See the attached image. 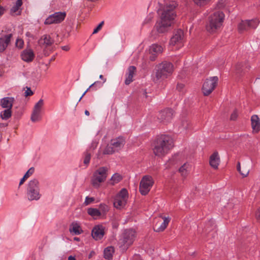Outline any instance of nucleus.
I'll return each instance as SVG.
<instances>
[{
	"label": "nucleus",
	"mask_w": 260,
	"mask_h": 260,
	"mask_svg": "<svg viewBox=\"0 0 260 260\" xmlns=\"http://www.w3.org/2000/svg\"><path fill=\"white\" fill-rule=\"evenodd\" d=\"M249 69L247 62H238L235 66V72L237 75H241Z\"/></svg>",
	"instance_id": "23"
},
{
	"label": "nucleus",
	"mask_w": 260,
	"mask_h": 260,
	"mask_svg": "<svg viewBox=\"0 0 260 260\" xmlns=\"http://www.w3.org/2000/svg\"><path fill=\"white\" fill-rule=\"evenodd\" d=\"M20 7H18L17 6L15 5L11 9V12L12 13H16L18 11V10L19 9Z\"/></svg>",
	"instance_id": "51"
},
{
	"label": "nucleus",
	"mask_w": 260,
	"mask_h": 260,
	"mask_svg": "<svg viewBox=\"0 0 260 260\" xmlns=\"http://www.w3.org/2000/svg\"><path fill=\"white\" fill-rule=\"evenodd\" d=\"M85 114L87 116H89L90 113H89V112L88 111V110H85Z\"/></svg>",
	"instance_id": "62"
},
{
	"label": "nucleus",
	"mask_w": 260,
	"mask_h": 260,
	"mask_svg": "<svg viewBox=\"0 0 260 260\" xmlns=\"http://www.w3.org/2000/svg\"><path fill=\"white\" fill-rule=\"evenodd\" d=\"M94 198L93 197H86L84 202V204L85 205H88L91 203H92L94 201Z\"/></svg>",
	"instance_id": "45"
},
{
	"label": "nucleus",
	"mask_w": 260,
	"mask_h": 260,
	"mask_svg": "<svg viewBox=\"0 0 260 260\" xmlns=\"http://www.w3.org/2000/svg\"><path fill=\"white\" fill-rule=\"evenodd\" d=\"M114 252V248L112 246H109L106 248L104 251V257L107 259L112 258L113 254Z\"/></svg>",
	"instance_id": "29"
},
{
	"label": "nucleus",
	"mask_w": 260,
	"mask_h": 260,
	"mask_svg": "<svg viewBox=\"0 0 260 260\" xmlns=\"http://www.w3.org/2000/svg\"><path fill=\"white\" fill-rule=\"evenodd\" d=\"M247 20H242L238 25V30L240 33H242L245 31H247L249 29V26L246 25Z\"/></svg>",
	"instance_id": "32"
},
{
	"label": "nucleus",
	"mask_w": 260,
	"mask_h": 260,
	"mask_svg": "<svg viewBox=\"0 0 260 260\" xmlns=\"http://www.w3.org/2000/svg\"><path fill=\"white\" fill-rule=\"evenodd\" d=\"M1 117L4 120H7L12 116L11 109L8 108L3 111L1 113Z\"/></svg>",
	"instance_id": "31"
},
{
	"label": "nucleus",
	"mask_w": 260,
	"mask_h": 260,
	"mask_svg": "<svg viewBox=\"0 0 260 260\" xmlns=\"http://www.w3.org/2000/svg\"><path fill=\"white\" fill-rule=\"evenodd\" d=\"M35 171V169L34 167L30 168L24 174L25 178H28L30 175H31Z\"/></svg>",
	"instance_id": "46"
},
{
	"label": "nucleus",
	"mask_w": 260,
	"mask_h": 260,
	"mask_svg": "<svg viewBox=\"0 0 260 260\" xmlns=\"http://www.w3.org/2000/svg\"><path fill=\"white\" fill-rule=\"evenodd\" d=\"M66 13L63 12H55L50 15L45 21V24H51L53 23H59L65 19Z\"/></svg>",
	"instance_id": "11"
},
{
	"label": "nucleus",
	"mask_w": 260,
	"mask_h": 260,
	"mask_svg": "<svg viewBox=\"0 0 260 260\" xmlns=\"http://www.w3.org/2000/svg\"><path fill=\"white\" fill-rule=\"evenodd\" d=\"M55 55H54V56H53L50 58V60H49V63H50V62H51V61H52L54 60H55Z\"/></svg>",
	"instance_id": "61"
},
{
	"label": "nucleus",
	"mask_w": 260,
	"mask_h": 260,
	"mask_svg": "<svg viewBox=\"0 0 260 260\" xmlns=\"http://www.w3.org/2000/svg\"><path fill=\"white\" fill-rule=\"evenodd\" d=\"M220 162V158L217 152H214L210 157L209 163L210 166L214 169L218 168Z\"/></svg>",
	"instance_id": "26"
},
{
	"label": "nucleus",
	"mask_w": 260,
	"mask_h": 260,
	"mask_svg": "<svg viewBox=\"0 0 260 260\" xmlns=\"http://www.w3.org/2000/svg\"><path fill=\"white\" fill-rule=\"evenodd\" d=\"M255 217H256V218L257 220L259 222H260V208H258L257 209V211L256 212Z\"/></svg>",
	"instance_id": "52"
},
{
	"label": "nucleus",
	"mask_w": 260,
	"mask_h": 260,
	"mask_svg": "<svg viewBox=\"0 0 260 260\" xmlns=\"http://www.w3.org/2000/svg\"><path fill=\"white\" fill-rule=\"evenodd\" d=\"M154 182L150 176H145L142 179L139 186V191L141 194L146 195L150 191Z\"/></svg>",
	"instance_id": "8"
},
{
	"label": "nucleus",
	"mask_w": 260,
	"mask_h": 260,
	"mask_svg": "<svg viewBox=\"0 0 260 260\" xmlns=\"http://www.w3.org/2000/svg\"><path fill=\"white\" fill-rule=\"evenodd\" d=\"M70 232L73 235H78L82 234L83 231L80 225L76 222H73L69 228Z\"/></svg>",
	"instance_id": "27"
},
{
	"label": "nucleus",
	"mask_w": 260,
	"mask_h": 260,
	"mask_svg": "<svg viewBox=\"0 0 260 260\" xmlns=\"http://www.w3.org/2000/svg\"><path fill=\"white\" fill-rule=\"evenodd\" d=\"M99 78L103 80V83H105L106 81V79L104 78L102 75H100Z\"/></svg>",
	"instance_id": "59"
},
{
	"label": "nucleus",
	"mask_w": 260,
	"mask_h": 260,
	"mask_svg": "<svg viewBox=\"0 0 260 260\" xmlns=\"http://www.w3.org/2000/svg\"><path fill=\"white\" fill-rule=\"evenodd\" d=\"M203 232L205 234L209 236L210 234L212 237H214L216 234V225L213 220H209L205 224Z\"/></svg>",
	"instance_id": "17"
},
{
	"label": "nucleus",
	"mask_w": 260,
	"mask_h": 260,
	"mask_svg": "<svg viewBox=\"0 0 260 260\" xmlns=\"http://www.w3.org/2000/svg\"><path fill=\"white\" fill-rule=\"evenodd\" d=\"M74 240L75 241H80V238H78V237H74Z\"/></svg>",
	"instance_id": "63"
},
{
	"label": "nucleus",
	"mask_w": 260,
	"mask_h": 260,
	"mask_svg": "<svg viewBox=\"0 0 260 260\" xmlns=\"http://www.w3.org/2000/svg\"><path fill=\"white\" fill-rule=\"evenodd\" d=\"M15 99L13 97H5L1 100V106L3 108L12 109Z\"/></svg>",
	"instance_id": "25"
},
{
	"label": "nucleus",
	"mask_w": 260,
	"mask_h": 260,
	"mask_svg": "<svg viewBox=\"0 0 260 260\" xmlns=\"http://www.w3.org/2000/svg\"><path fill=\"white\" fill-rule=\"evenodd\" d=\"M24 45V42L21 39H17L16 40L15 45L19 49H21L23 48Z\"/></svg>",
	"instance_id": "43"
},
{
	"label": "nucleus",
	"mask_w": 260,
	"mask_h": 260,
	"mask_svg": "<svg viewBox=\"0 0 260 260\" xmlns=\"http://www.w3.org/2000/svg\"><path fill=\"white\" fill-rule=\"evenodd\" d=\"M99 210L101 211L102 214H105L109 211V207L105 204H101L99 205Z\"/></svg>",
	"instance_id": "40"
},
{
	"label": "nucleus",
	"mask_w": 260,
	"mask_h": 260,
	"mask_svg": "<svg viewBox=\"0 0 260 260\" xmlns=\"http://www.w3.org/2000/svg\"><path fill=\"white\" fill-rule=\"evenodd\" d=\"M24 95L26 97L32 95L34 94L33 92L32 91L30 87H27V89L24 92Z\"/></svg>",
	"instance_id": "49"
},
{
	"label": "nucleus",
	"mask_w": 260,
	"mask_h": 260,
	"mask_svg": "<svg viewBox=\"0 0 260 260\" xmlns=\"http://www.w3.org/2000/svg\"><path fill=\"white\" fill-rule=\"evenodd\" d=\"M104 24V21H102L98 26L93 30V34L97 33L102 28Z\"/></svg>",
	"instance_id": "50"
},
{
	"label": "nucleus",
	"mask_w": 260,
	"mask_h": 260,
	"mask_svg": "<svg viewBox=\"0 0 260 260\" xmlns=\"http://www.w3.org/2000/svg\"><path fill=\"white\" fill-rule=\"evenodd\" d=\"M5 11V9L3 7L0 6V18L4 14Z\"/></svg>",
	"instance_id": "54"
},
{
	"label": "nucleus",
	"mask_w": 260,
	"mask_h": 260,
	"mask_svg": "<svg viewBox=\"0 0 260 260\" xmlns=\"http://www.w3.org/2000/svg\"><path fill=\"white\" fill-rule=\"evenodd\" d=\"M238 112H237V110L236 109H235L233 112V113H232L231 115V120H236V119L237 118V117H238Z\"/></svg>",
	"instance_id": "47"
},
{
	"label": "nucleus",
	"mask_w": 260,
	"mask_h": 260,
	"mask_svg": "<svg viewBox=\"0 0 260 260\" xmlns=\"http://www.w3.org/2000/svg\"><path fill=\"white\" fill-rule=\"evenodd\" d=\"M21 59L27 62L32 61L35 57V54L32 49H25L21 54Z\"/></svg>",
	"instance_id": "19"
},
{
	"label": "nucleus",
	"mask_w": 260,
	"mask_h": 260,
	"mask_svg": "<svg viewBox=\"0 0 260 260\" xmlns=\"http://www.w3.org/2000/svg\"><path fill=\"white\" fill-rule=\"evenodd\" d=\"M105 227L101 224L95 225L91 231L93 239L96 241L101 240L105 234Z\"/></svg>",
	"instance_id": "14"
},
{
	"label": "nucleus",
	"mask_w": 260,
	"mask_h": 260,
	"mask_svg": "<svg viewBox=\"0 0 260 260\" xmlns=\"http://www.w3.org/2000/svg\"><path fill=\"white\" fill-rule=\"evenodd\" d=\"M126 203V200L119 198L118 197H117V198L115 199V202L114 203V205L115 207L119 208L120 207H122L125 205Z\"/></svg>",
	"instance_id": "35"
},
{
	"label": "nucleus",
	"mask_w": 260,
	"mask_h": 260,
	"mask_svg": "<svg viewBox=\"0 0 260 260\" xmlns=\"http://www.w3.org/2000/svg\"><path fill=\"white\" fill-rule=\"evenodd\" d=\"M107 172L108 168L105 167H100L94 172L91 179V183L94 187H99L100 183L106 180L108 175Z\"/></svg>",
	"instance_id": "5"
},
{
	"label": "nucleus",
	"mask_w": 260,
	"mask_h": 260,
	"mask_svg": "<svg viewBox=\"0 0 260 260\" xmlns=\"http://www.w3.org/2000/svg\"><path fill=\"white\" fill-rule=\"evenodd\" d=\"M0 37V53L4 52L11 42L13 33L11 29L7 31L3 30Z\"/></svg>",
	"instance_id": "10"
},
{
	"label": "nucleus",
	"mask_w": 260,
	"mask_h": 260,
	"mask_svg": "<svg viewBox=\"0 0 260 260\" xmlns=\"http://www.w3.org/2000/svg\"><path fill=\"white\" fill-rule=\"evenodd\" d=\"M184 86V85L183 84L178 83L177 85V89L178 90L180 91L183 88Z\"/></svg>",
	"instance_id": "53"
},
{
	"label": "nucleus",
	"mask_w": 260,
	"mask_h": 260,
	"mask_svg": "<svg viewBox=\"0 0 260 260\" xmlns=\"http://www.w3.org/2000/svg\"><path fill=\"white\" fill-rule=\"evenodd\" d=\"M251 124L252 133L257 134L260 131V120L256 115H253L251 117Z\"/></svg>",
	"instance_id": "20"
},
{
	"label": "nucleus",
	"mask_w": 260,
	"mask_h": 260,
	"mask_svg": "<svg viewBox=\"0 0 260 260\" xmlns=\"http://www.w3.org/2000/svg\"><path fill=\"white\" fill-rule=\"evenodd\" d=\"M163 221H158L154 225V231L156 232L164 231L167 227L170 219L166 217H162Z\"/></svg>",
	"instance_id": "18"
},
{
	"label": "nucleus",
	"mask_w": 260,
	"mask_h": 260,
	"mask_svg": "<svg viewBox=\"0 0 260 260\" xmlns=\"http://www.w3.org/2000/svg\"><path fill=\"white\" fill-rule=\"evenodd\" d=\"M68 260H76V258H75V257L71 255V256H69V257H68Z\"/></svg>",
	"instance_id": "60"
},
{
	"label": "nucleus",
	"mask_w": 260,
	"mask_h": 260,
	"mask_svg": "<svg viewBox=\"0 0 260 260\" xmlns=\"http://www.w3.org/2000/svg\"><path fill=\"white\" fill-rule=\"evenodd\" d=\"M218 81V78L214 76L207 79L202 86V91L204 95H209L215 89Z\"/></svg>",
	"instance_id": "7"
},
{
	"label": "nucleus",
	"mask_w": 260,
	"mask_h": 260,
	"mask_svg": "<svg viewBox=\"0 0 260 260\" xmlns=\"http://www.w3.org/2000/svg\"><path fill=\"white\" fill-rule=\"evenodd\" d=\"M116 150L113 146L110 145H108L103 151L104 154H112L115 152Z\"/></svg>",
	"instance_id": "36"
},
{
	"label": "nucleus",
	"mask_w": 260,
	"mask_h": 260,
	"mask_svg": "<svg viewBox=\"0 0 260 260\" xmlns=\"http://www.w3.org/2000/svg\"><path fill=\"white\" fill-rule=\"evenodd\" d=\"M173 71L174 66L171 62L167 61H162L155 67L153 81L157 83L167 79L172 74Z\"/></svg>",
	"instance_id": "3"
},
{
	"label": "nucleus",
	"mask_w": 260,
	"mask_h": 260,
	"mask_svg": "<svg viewBox=\"0 0 260 260\" xmlns=\"http://www.w3.org/2000/svg\"><path fill=\"white\" fill-rule=\"evenodd\" d=\"M90 89V88L88 87L86 90L83 93V94L82 95V96H81V98H80L79 101H80V100H81V99L84 96V95L86 94V93Z\"/></svg>",
	"instance_id": "58"
},
{
	"label": "nucleus",
	"mask_w": 260,
	"mask_h": 260,
	"mask_svg": "<svg viewBox=\"0 0 260 260\" xmlns=\"http://www.w3.org/2000/svg\"><path fill=\"white\" fill-rule=\"evenodd\" d=\"M61 48H62V49L64 51H68L70 49L69 47L68 46H62Z\"/></svg>",
	"instance_id": "57"
},
{
	"label": "nucleus",
	"mask_w": 260,
	"mask_h": 260,
	"mask_svg": "<svg viewBox=\"0 0 260 260\" xmlns=\"http://www.w3.org/2000/svg\"><path fill=\"white\" fill-rule=\"evenodd\" d=\"M193 3L199 7L206 5L211 0H192Z\"/></svg>",
	"instance_id": "38"
},
{
	"label": "nucleus",
	"mask_w": 260,
	"mask_h": 260,
	"mask_svg": "<svg viewBox=\"0 0 260 260\" xmlns=\"http://www.w3.org/2000/svg\"><path fill=\"white\" fill-rule=\"evenodd\" d=\"M128 197V192L127 190L125 188H122L118 194L119 198H121L126 200V198Z\"/></svg>",
	"instance_id": "37"
},
{
	"label": "nucleus",
	"mask_w": 260,
	"mask_h": 260,
	"mask_svg": "<svg viewBox=\"0 0 260 260\" xmlns=\"http://www.w3.org/2000/svg\"><path fill=\"white\" fill-rule=\"evenodd\" d=\"M91 158V155L89 153L86 152L85 153V157L84 159V164L86 165L89 164Z\"/></svg>",
	"instance_id": "42"
},
{
	"label": "nucleus",
	"mask_w": 260,
	"mask_h": 260,
	"mask_svg": "<svg viewBox=\"0 0 260 260\" xmlns=\"http://www.w3.org/2000/svg\"><path fill=\"white\" fill-rule=\"evenodd\" d=\"M27 195L29 200H38L40 198L39 193V181L36 179L30 180L27 189Z\"/></svg>",
	"instance_id": "6"
},
{
	"label": "nucleus",
	"mask_w": 260,
	"mask_h": 260,
	"mask_svg": "<svg viewBox=\"0 0 260 260\" xmlns=\"http://www.w3.org/2000/svg\"><path fill=\"white\" fill-rule=\"evenodd\" d=\"M87 213L95 219H96L98 217H100L102 215L101 211L99 209L93 208H88Z\"/></svg>",
	"instance_id": "30"
},
{
	"label": "nucleus",
	"mask_w": 260,
	"mask_h": 260,
	"mask_svg": "<svg viewBox=\"0 0 260 260\" xmlns=\"http://www.w3.org/2000/svg\"><path fill=\"white\" fill-rule=\"evenodd\" d=\"M184 38V32L182 30L179 29L176 30L173 37L170 40V44L175 45L176 44H181Z\"/></svg>",
	"instance_id": "16"
},
{
	"label": "nucleus",
	"mask_w": 260,
	"mask_h": 260,
	"mask_svg": "<svg viewBox=\"0 0 260 260\" xmlns=\"http://www.w3.org/2000/svg\"><path fill=\"white\" fill-rule=\"evenodd\" d=\"M218 6H219V8H221V7H223V5H220V2H219Z\"/></svg>",
	"instance_id": "64"
},
{
	"label": "nucleus",
	"mask_w": 260,
	"mask_h": 260,
	"mask_svg": "<svg viewBox=\"0 0 260 260\" xmlns=\"http://www.w3.org/2000/svg\"><path fill=\"white\" fill-rule=\"evenodd\" d=\"M27 178H25L24 177V176H23V177L21 179L20 181V183H19V185H21V184H22L25 181V180L27 179Z\"/></svg>",
	"instance_id": "56"
},
{
	"label": "nucleus",
	"mask_w": 260,
	"mask_h": 260,
	"mask_svg": "<svg viewBox=\"0 0 260 260\" xmlns=\"http://www.w3.org/2000/svg\"><path fill=\"white\" fill-rule=\"evenodd\" d=\"M152 147L153 152L155 156L163 157L174 147L173 140L169 135H160L156 137Z\"/></svg>",
	"instance_id": "2"
},
{
	"label": "nucleus",
	"mask_w": 260,
	"mask_h": 260,
	"mask_svg": "<svg viewBox=\"0 0 260 260\" xmlns=\"http://www.w3.org/2000/svg\"><path fill=\"white\" fill-rule=\"evenodd\" d=\"M15 5L18 7H20L22 5V0H17Z\"/></svg>",
	"instance_id": "55"
},
{
	"label": "nucleus",
	"mask_w": 260,
	"mask_h": 260,
	"mask_svg": "<svg viewBox=\"0 0 260 260\" xmlns=\"http://www.w3.org/2000/svg\"><path fill=\"white\" fill-rule=\"evenodd\" d=\"M247 20L246 25L249 26V29H255L259 24V20L257 19Z\"/></svg>",
	"instance_id": "33"
},
{
	"label": "nucleus",
	"mask_w": 260,
	"mask_h": 260,
	"mask_svg": "<svg viewBox=\"0 0 260 260\" xmlns=\"http://www.w3.org/2000/svg\"><path fill=\"white\" fill-rule=\"evenodd\" d=\"M136 237L135 231L132 229L125 230L122 234V238L121 239L120 242L124 247L127 248L132 245Z\"/></svg>",
	"instance_id": "9"
},
{
	"label": "nucleus",
	"mask_w": 260,
	"mask_h": 260,
	"mask_svg": "<svg viewBox=\"0 0 260 260\" xmlns=\"http://www.w3.org/2000/svg\"><path fill=\"white\" fill-rule=\"evenodd\" d=\"M54 43V39L47 34L43 35L38 41L39 45L45 48L51 47Z\"/></svg>",
	"instance_id": "15"
},
{
	"label": "nucleus",
	"mask_w": 260,
	"mask_h": 260,
	"mask_svg": "<svg viewBox=\"0 0 260 260\" xmlns=\"http://www.w3.org/2000/svg\"><path fill=\"white\" fill-rule=\"evenodd\" d=\"M44 105L43 100L40 99L35 105L32 113L31 115V120L32 122H37L41 119V109Z\"/></svg>",
	"instance_id": "12"
},
{
	"label": "nucleus",
	"mask_w": 260,
	"mask_h": 260,
	"mask_svg": "<svg viewBox=\"0 0 260 260\" xmlns=\"http://www.w3.org/2000/svg\"><path fill=\"white\" fill-rule=\"evenodd\" d=\"M137 71L136 68L134 66H129L126 74V78L124 83L126 85H129L133 81L134 75Z\"/></svg>",
	"instance_id": "21"
},
{
	"label": "nucleus",
	"mask_w": 260,
	"mask_h": 260,
	"mask_svg": "<svg viewBox=\"0 0 260 260\" xmlns=\"http://www.w3.org/2000/svg\"><path fill=\"white\" fill-rule=\"evenodd\" d=\"M122 179V177L121 175L118 173H115L111 178V183L112 185H114L115 184L119 182Z\"/></svg>",
	"instance_id": "34"
},
{
	"label": "nucleus",
	"mask_w": 260,
	"mask_h": 260,
	"mask_svg": "<svg viewBox=\"0 0 260 260\" xmlns=\"http://www.w3.org/2000/svg\"><path fill=\"white\" fill-rule=\"evenodd\" d=\"M111 144L113 146L114 149L118 150L123 147L125 144V139L123 137H119L116 139L111 140Z\"/></svg>",
	"instance_id": "24"
},
{
	"label": "nucleus",
	"mask_w": 260,
	"mask_h": 260,
	"mask_svg": "<svg viewBox=\"0 0 260 260\" xmlns=\"http://www.w3.org/2000/svg\"><path fill=\"white\" fill-rule=\"evenodd\" d=\"M180 127L183 129H187L190 127V122L187 119L182 121Z\"/></svg>",
	"instance_id": "41"
},
{
	"label": "nucleus",
	"mask_w": 260,
	"mask_h": 260,
	"mask_svg": "<svg viewBox=\"0 0 260 260\" xmlns=\"http://www.w3.org/2000/svg\"><path fill=\"white\" fill-rule=\"evenodd\" d=\"M189 165L185 163L179 169V172L181 174V176L185 178L189 172Z\"/></svg>",
	"instance_id": "28"
},
{
	"label": "nucleus",
	"mask_w": 260,
	"mask_h": 260,
	"mask_svg": "<svg viewBox=\"0 0 260 260\" xmlns=\"http://www.w3.org/2000/svg\"><path fill=\"white\" fill-rule=\"evenodd\" d=\"M173 116V110L172 109H166L161 111L157 117L161 122H168L171 120Z\"/></svg>",
	"instance_id": "13"
},
{
	"label": "nucleus",
	"mask_w": 260,
	"mask_h": 260,
	"mask_svg": "<svg viewBox=\"0 0 260 260\" xmlns=\"http://www.w3.org/2000/svg\"><path fill=\"white\" fill-rule=\"evenodd\" d=\"M98 86L99 87H100L102 86V84L99 81H95L93 83H92L89 87V88H92V89H94L96 86Z\"/></svg>",
	"instance_id": "48"
},
{
	"label": "nucleus",
	"mask_w": 260,
	"mask_h": 260,
	"mask_svg": "<svg viewBox=\"0 0 260 260\" xmlns=\"http://www.w3.org/2000/svg\"><path fill=\"white\" fill-rule=\"evenodd\" d=\"M177 6L175 1H172L165 5L162 10L159 22H157L155 28L158 34L167 32L176 17L175 9Z\"/></svg>",
	"instance_id": "1"
},
{
	"label": "nucleus",
	"mask_w": 260,
	"mask_h": 260,
	"mask_svg": "<svg viewBox=\"0 0 260 260\" xmlns=\"http://www.w3.org/2000/svg\"><path fill=\"white\" fill-rule=\"evenodd\" d=\"M224 18V13L219 11L211 15L206 26L207 30L211 33L215 32L222 25Z\"/></svg>",
	"instance_id": "4"
},
{
	"label": "nucleus",
	"mask_w": 260,
	"mask_h": 260,
	"mask_svg": "<svg viewBox=\"0 0 260 260\" xmlns=\"http://www.w3.org/2000/svg\"><path fill=\"white\" fill-rule=\"evenodd\" d=\"M237 168L238 171L243 177H246L248 175L249 171H246L244 172H243L241 171H240V164L239 162H238L237 164Z\"/></svg>",
	"instance_id": "44"
},
{
	"label": "nucleus",
	"mask_w": 260,
	"mask_h": 260,
	"mask_svg": "<svg viewBox=\"0 0 260 260\" xmlns=\"http://www.w3.org/2000/svg\"><path fill=\"white\" fill-rule=\"evenodd\" d=\"M193 3L199 7L206 5L211 0H192Z\"/></svg>",
	"instance_id": "39"
},
{
	"label": "nucleus",
	"mask_w": 260,
	"mask_h": 260,
	"mask_svg": "<svg viewBox=\"0 0 260 260\" xmlns=\"http://www.w3.org/2000/svg\"><path fill=\"white\" fill-rule=\"evenodd\" d=\"M150 51L152 54L150 57V59L151 61H153L156 58V56L154 55L161 53L163 51V48L161 46L154 44L152 45L150 47Z\"/></svg>",
	"instance_id": "22"
}]
</instances>
